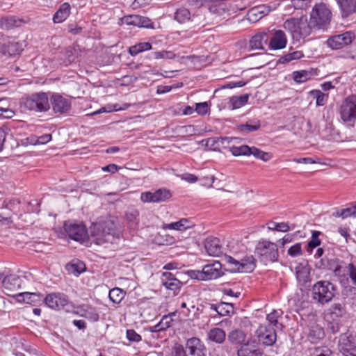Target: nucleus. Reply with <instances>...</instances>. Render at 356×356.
<instances>
[{
    "mask_svg": "<svg viewBox=\"0 0 356 356\" xmlns=\"http://www.w3.org/2000/svg\"><path fill=\"white\" fill-rule=\"evenodd\" d=\"M309 96L316 99L317 106L325 105L328 99V94L324 93L321 90H310Z\"/></svg>",
    "mask_w": 356,
    "mask_h": 356,
    "instance_id": "nucleus-41",
    "label": "nucleus"
},
{
    "mask_svg": "<svg viewBox=\"0 0 356 356\" xmlns=\"http://www.w3.org/2000/svg\"><path fill=\"white\" fill-rule=\"evenodd\" d=\"M50 104L56 114L61 115L67 113L71 108L70 99L58 94L53 95L51 96Z\"/></svg>",
    "mask_w": 356,
    "mask_h": 356,
    "instance_id": "nucleus-13",
    "label": "nucleus"
},
{
    "mask_svg": "<svg viewBox=\"0 0 356 356\" xmlns=\"http://www.w3.org/2000/svg\"><path fill=\"white\" fill-rule=\"evenodd\" d=\"M70 5L68 3H63L53 17L54 23H61L65 21L70 14Z\"/></svg>",
    "mask_w": 356,
    "mask_h": 356,
    "instance_id": "nucleus-29",
    "label": "nucleus"
},
{
    "mask_svg": "<svg viewBox=\"0 0 356 356\" xmlns=\"http://www.w3.org/2000/svg\"><path fill=\"white\" fill-rule=\"evenodd\" d=\"M245 333L239 329L232 330L228 334L227 339L233 344H243L245 341Z\"/></svg>",
    "mask_w": 356,
    "mask_h": 356,
    "instance_id": "nucleus-34",
    "label": "nucleus"
},
{
    "mask_svg": "<svg viewBox=\"0 0 356 356\" xmlns=\"http://www.w3.org/2000/svg\"><path fill=\"white\" fill-rule=\"evenodd\" d=\"M329 311L333 318H342L347 314L345 304L340 302L332 304Z\"/></svg>",
    "mask_w": 356,
    "mask_h": 356,
    "instance_id": "nucleus-36",
    "label": "nucleus"
},
{
    "mask_svg": "<svg viewBox=\"0 0 356 356\" xmlns=\"http://www.w3.org/2000/svg\"><path fill=\"white\" fill-rule=\"evenodd\" d=\"M204 248L210 256L219 257L222 253V247L218 238H207L204 242Z\"/></svg>",
    "mask_w": 356,
    "mask_h": 356,
    "instance_id": "nucleus-20",
    "label": "nucleus"
},
{
    "mask_svg": "<svg viewBox=\"0 0 356 356\" xmlns=\"http://www.w3.org/2000/svg\"><path fill=\"white\" fill-rule=\"evenodd\" d=\"M238 267H236V270L238 272H252L255 268V259L253 256L245 257L241 261Z\"/></svg>",
    "mask_w": 356,
    "mask_h": 356,
    "instance_id": "nucleus-30",
    "label": "nucleus"
},
{
    "mask_svg": "<svg viewBox=\"0 0 356 356\" xmlns=\"http://www.w3.org/2000/svg\"><path fill=\"white\" fill-rule=\"evenodd\" d=\"M288 254L291 257H297L302 254L301 243H298L292 245L288 250Z\"/></svg>",
    "mask_w": 356,
    "mask_h": 356,
    "instance_id": "nucleus-60",
    "label": "nucleus"
},
{
    "mask_svg": "<svg viewBox=\"0 0 356 356\" xmlns=\"http://www.w3.org/2000/svg\"><path fill=\"white\" fill-rule=\"evenodd\" d=\"M241 138L235 137H218V147L222 148H229L232 147L230 145L234 141H241Z\"/></svg>",
    "mask_w": 356,
    "mask_h": 356,
    "instance_id": "nucleus-52",
    "label": "nucleus"
},
{
    "mask_svg": "<svg viewBox=\"0 0 356 356\" xmlns=\"http://www.w3.org/2000/svg\"><path fill=\"white\" fill-rule=\"evenodd\" d=\"M327 267L334 273L335 276L340 277L344 275L347 266L345 265L343 261L334 258L327 260Z\"/></svg>",
    "mask_w": 356,
    "mask_h": 356,
    "instance_id": "nucleus-24",
    "label": "nucleus"
},
{
    "mask_svg": "<svg viewBox=\"0 0 356 356\" xmlns=\"http://www.w3.org/2000/svg\"><path fill=\"white\" fill-rule=\"evenodd\" d=\"M154 203L165 202L171 197V193L169 190L160 188L153 192Z\"/></svg>",
    "mask_w": 356,
    "mask_h": 356,
    "instance_id": "nucleus-42",
    "label": "nucleus"
},
{
    "mask_svg": "<svg viewBox=\"0 0 356 356\" xmlns=\"http://www.w3.org/2000/svg\"><path fill=\"white\" fill-rule=\"evenodd\" d=\"M66 269L70 273L78 275L81 273L83 272L85 269V264L81 261L70 263L66 265Z\"/></svg>",
    "mask_w": 356,
    "mask_h": 356,
    "instance_id": "nucleus-48",
    "label": "nucleus"
},
{
    "mask_svg": "<svg viewBox=\"0 0 356 356\" xmlns=\"http://www.w3.org/2000/svg\"><path fill=\"white\" fill-rule=\"evenodd\" d=\"M152 49L149 42H140L129 48V52L131 56H136L140 52Z\"/></svg>",
    "mask_w": 356,
    "mask_h": 356,
    "instance_id": "nucleus-43",
    "label": "nucleus"
},
{
    "mask_svg": "<svg viewBox=\"0 0 356 356\" xmlns=\"http://www.w3.org/2000/svg\"><path fill=\"white\" fill-rule=\"evenodd\" d=\"M303 56V54L302 51H296L292 53L288 54L284 56L281 58L282 63H289L293 60H298L301 58Z\"/></svg>",
    "mask_w": 356,
    "mask_h": 356,
    "instance_id": "nucleus-59",
    "label": "nucleus"
},
{
    "mask_svg": "<svg viewBox=\"0 0 356 356\" xmlns=\"http://www.w3.org/2000/svg\"><path fill=\"white\" fill-rule=\"evenodd\" d=\"M346 268L353 284L356 286V266L353 263H350L347 265Z\"/></svg>",
    "mask_w": 356,
    "mask_h": 356,
    "instance_id": "nucleus-64",
    "label": "nucleus"
},
{
    "mask_svg": "<svg viewBox=\"0 0 356 356\" xmlns=\"http://www.w3.org/2000/svg\"><path fill=\"white\" fill-rule=\"evenodd\" d=\"M269 12V9L265 6H261L252 8L250 10L249 15H254L256 17L261 18Z\"/></svg>",
    "mask_w": 356,
    "mask_h": 356,
    "instance_id": "nucleus-56",
    "label": "nucleus"
},
{
    "mask_svg": "<svg viewBox=\"0 0 356 356\" xmlns=\"http://www.w3.org/2000/svg\"><path fill=\"white\" fill-rule=\"evenodd\" d=\"M353 0H337L343 15L348 16L353 13Z\"/></svg>",
    "mask_w": 356,
    "mask_h": 356,
    "instance_id": "nucleus-46",
    "label": "nucleus"
},
{
    "mask_svg": "<svg viewBox=\"0 0 356 356\" xmlns=\"http://www.w3.org/2000/svg\"><path fill=\"white\" fill-rule=\"evenodd\" d=\"M296 274L297 280L302 285L310 281V268L307 265H298L296 268Z\"/></svg>",
    "mask_w": 356,
    "mask_h": 356,
    "instance_id": "nucleus-25",
    "label": "nucleus"
},
{
    "mask_svg": "<svg viewBox=\"0 0 356 356\" xmlns=\"http://www.w3.org/2000/svg\"><path fill=\"white\" fill-rule=\"evenodd\" d=\"M340 117L347 125L353 127L356 122V95H351L345 98L340 109Z\"/></svg>",
    "mask_w": 356,
    "mask_h": 356,
    "instance_id": "nucleus-7",
    "label": "nucleus"
},
{
    "mask_svg": "<svg viewBox=\"0 0 356 356\" xmlns=\"http://www.w3.org/2000/svg\"><path fill=\"white\" fill-rule=\"evenodd\" d=\"M248 95L245 94L238 97H232L229 99V106L232 109H237L243 106L248 101Z\"/></svg>",
    "mask_w": 356,
    "mask_h": 356,
    "instance_id": "nucleus-40",
    "label": "nucleus"
},
{
    "mask_svg": "<svg viewBox=\"0 0 356 356\" xmlns=\"http://www.w3.org/2000/svg\"><path fill=\"white\" fill-rule=\"evenodd\" d=\"M24 47V41L19 42L9 38H0V52L3 55H18L23 51Z\"/></svg>",
    "mask_w": 356,
    "mask_h": 356,
    "instance_id": "nucleus-11",
    "label": "nucleus"
},
{
    "mask_svg": "<svg viewBox=\"0 0 356 356\" xmlns=\"http://www.w3.org/2000/svg\"><path fill=\"white\" fill-rule=\"evenodd\" d=\"M332 19V12L323 3L316 4L310 13L309 23L318 29L326 30Z\"/></svg>",
    "mask_w": 356,
    "mask_h": 356,
    "instance_id": "nucleus-5",
    "label": "nucleus"
},
{
    "mask_svg": "<svg viewBox=\"0 0 356 356\" xmlns=\"http://www.w3.org/2000/svg\"><path fill=\"white\" fill-rule=\"evenodd\" d=\"M21 104L26 109L36 113H44L51 108L49 95L40 91L21 99Z\"/></svg>",
    "mask_w": 356,
    "mask_h": 356,
    "instance_id": "nucleus-4",
    "label": "nucleus"
},
{
    "mask_svg": "<svg viewBox=\"0 0 356 356\" xmlns=\"http://www.w3.org/2000/svg\"><path fill=\"white\" fill-rule=\"evenodd\" d=\"M123 20L128 25L143 28H149L152 24L151 20L148 17L137 15L126 16Z\"/></svg>",
    "mask_w": 356,
    "mask_h": 356,
    "instance_id": "nucleus-23",
    "label": "nucleus"
},
{
    "mask_svg": "<svg viewBox=\"0 0 356 356\" xmlns=\"http://www.w3.org/2000/svg\"><path fill=\"white\" fill-rule=\"evenodd\" d=\"M355 345L354 338L348 331L339 336L338 341V349L343 356L348 353L350 350L354 347Z\"/></svg>",
    "mask_w": 356,
    "mask_h": 356,
    "instance_id": "nucleus-19",
    "label": "nucleus"
},
{
    "mask_svg": "<svg viewBox=\"0 0 356 356\" xmlns=\"http://www.w3.org/2000/svg\"><path fill=\"white\" fill-rule=\"evenodd\" d=\"M139 211L136 209L129 208L125 213L126 221L131 229H136L139 223Z\"/></svg>",
    "mask_w": 356,
    "mask_h": 356,
    "instance_id": "nucleus-31",
    "label": "nucleus"
},
{
    "mask_svg": "<svg viewBox=\"0 0 356 356\" xmlns=\"http://www.w3.org/2000/svg\"><path fill=\"white\" fill-rule=\"evenodd\" d=\"M22 281L16 275H10L3 277L1 286L5 290V293L16 298V294H13L20 289Z\"/></svg>",
    "mask_w": 356,
    "mask_h": 356,
    "instance_id": "nucleus-15",
    "label": "nucleus"
},
{
    "mask_svg": "<svg viewBox=\"0 0 356 356\" xmlns=\"http://www.w3.org/2000/svg\"><path fill=\"white\" fill-rule=\"evenodd\" d=\"M45 304L50 308L60 309L68 304L67 296L61 293H52L47 295L44 298Z\"/></svg>",
    "mask_w": 356,
    "mask_h": 356,
    "instance_id": "nucleus-14",
    "label": "nucleus"
},
{
    "mask_svg": "<svg viewBox=\"0 0 356 356\" xmlns=\"http://www.w3.org/2000/svg\"><path fill=\"white\" fill-rule=\"evenodd\" d=\"M283 26L285 30L291 33L293 39L296 41L309 36L312 33V29L306 16H302L300 18L292 17L288 19L284 22Z\"/></svg>",
    "mask_w": 356,
    "mask_h": 356,
    "instance_id": "nucleus-3",
    "label": "nucleus"
},
{
    "mask_svg": "<svg viewBox=\"0 0 356 356\" xmlns=\"http://www.w3.org/2000/svg\"><path fill=\"white\" fill-rule=\"evenodd\" d=\"M312 72L308 70L296 71L293 73V78L297 83H303L310 79Z\"/></svg>",
    "mask_w": 356,
    "mask_h": 356,
    "instance_id": "nucleus-47",
    "label": "nucleus"
},
{
    "mask_svg": "<svg viewBox=\"0 0 356 356\" xmlns=\"http://www.w3.org/2000/svg\"><path fill=\"white\" fill-rule=\"evenodd\" d=\"M90 233L91 239L97 245L113 243L120 237L115 225L111 220L92 223L90 227Z\"/></svg>",
    "mask_w": 356,
    "mask_h": 356,
    "instance_id": "nucleus-1",
    "label": "nucleus"
},
{
    "mask_svg": "<svg viewBox=\"0 0 356 356\" xmlns=\"http://www.w3.org/2000/svg\"><path fill=\"white\" fill-rule=\"evenodd\" d=\"M238 356H263V352L257 347L255 340H249L241 345L237 351Z\"/></svg>",
    "mask_w": 356,
    "mask_h": 356,
    "instance_id": "nucleus-17",
    "label": "nucleus"
},
{
    "mask_svg": "<svg viewBox=\"0 0 356 356\" xmlns=\"http://www.w3.org/2000/svg\"><path fill=\"white\" fill-rule=\"evenodd\" d=\"M81 316L92 322L97 321L99 318L97 312L92 307H88L87 309H83Z\"/></svg>",
    "mask_w": 356,
    "mask_h": 356,
    "instance_id": "nucleus-51",
    "label": "nucleus"
},
{
    "mask_svg": "<svg viewBox=\"0 0 356 356\" xmlns=\"http://www.w3.org/2000/svg\"><path fill=\"white\" fill-rule=\"evenodd\" d=\"M16 300L19 302H26L27 304H35L42 300V296L37 293H19L16 294Z\"/></svg>",
    "mask_w": 356,
    "mask_h": 356,
    "instance_id": "nucleus-27",
    "label": "nucleus"
},
{
    "mask_svg": "<svg viewBox=\"0 0 356 356\" xmlns=\"http://www.w3.org/2000/svg\"><path fill=\"white\" fill-rule=\"evenodd\" d=\"M131 104L124 103L122 106H120L118 104H108L106 107L101 108L97 111L93 112L91 113L92 115H97L102 113L104 112H112V111H122L125 110L129 106H131Z\"/></svg>",
    "mask_w": 356,
    "mask_h": 356,
    "instance_id": "nucleus-37",
    "label": "nucleus"
},
{
    "mask_svg": "<svg viewBox=\"0 0 356 356\" xmlns=\"http://www.w3.org/2000/svg\"><path fill=\"white\" fill-rule=\"evenodd\" d=\"M110 300L115 304H119L124 298L125 292L120 288H113L109 291Z\"/></svg>",
    "mask_w": 356,
    "mask_h": 356,
    "instance_id": "nucleus-44",
    "label": "nucleus"
},
{
    "mask_svg": "<svg viewBox=\"0 0 356 356\" xmlns=\"http://www.w3.org/2000/svg\"><path fill=\"white\" fill-rule=\"evenodd\" d=\"M355 35L351 31H346L342 34L335 35L328 38L327 44L333 49H339L350 44L355 40Z\"/></svg>",
    "mask_w": 356,
    "mask_h": 356,
    "instance_id": "nucleus-12",
    "label": "nucleus"
},
{
    "mask_svg": "<svg viewBox=\"0 0 356 356\" xmlns=\"http://www.w3.org/2000/svg\"><path fill=\"white\" fill-rule=\"evenodd\" d=\"M186 350L188 356H205V347L197 337H192L186 341Z\"/></svg>",
    "mask_w": 356,
    "mask_h": 356,
    "instance_id": "nucleus-16",
    "label": "nucleus"
},
{
    "mask_svg": "<svg viewBox=\"0 0 356 356\" xmlns=\"http://www.w3.org/2000/svg\"><path fill=\"white\" fill-rule=\"evenodd\" d=\"M64 229L68 236L74 241L83 242L88 238L87 229L82 222L66 221L64 223Z\"/></svg>",
    "mask_w": 356,
    "mask_h": 356,
    "instance_id": "nucleus-9",
    "label": "nucleus"
},
{
    "mask_svg": "<svg viewBox=\"0 0 356 356\" xmlns=\"http://www.w3.org/2000/svg\"><path fill=\"white\" fill-rule=\"evenodd\" d=\"M188 227H190V225H188V220L186 218H182L177 222L165 224L163 226V228L165 229H176L179 231L185 230Z\"/></svg>",
    "mask_w": 356,
    "mask_h": 356,
    "instance_id": "nucleus-38",
    "label": "nucleus"
},
{
    "mask_svg": "<svg viewBox=\"0 0 356 356\" xmlns=\"http://www.w3.org/2000/svg\"><path fill=\"white\" fill-rule=\"evenodd\" d=\"M261 127L260 120L253 119L249 120L245 124L236 126V130L242 134H247L259 130Z\"/></svg>",
    "mask_w": 356,
    "mask_h": 356,
    "instance_id": "nucleus-26",
    "label": "nucleus"
},
{
    "mask_svg": "<svg viewBox=\"0 0 356 356\" xmlns=\"http://www.w3.org/2000/svg\"><path fill=\"white\" fill-rule=\"evenodd\" d=\"M234 306L233 304L229 302H221L219 303V309L218 314L221 316H225L233 313Z\"/></svg>",
    "mask_w": 356,
    "mask_h": 356,
    "instance_id": "nucleus-50",
    "label": "nucleus"
},
{
    "mask_svg": "<svg viewBox=\"0 0 356 356\" xmlns=\"http://www.w3.org/2000/svg\"><path fill=\"white\" fill-rule=\"evenodd\" d=\"M321 232L319 231H313L312 234V238L307 244V250H312L313 248L320 245L321 241L318 238V236L321 235Z\"/></svg>",
    "mask_w": 356,
    "mask_h": 356,
    "instance_id": "nucleus-54",
    "label": "nucleus"
},
{
    "mask_svg": "<svg viewBox=\"0 0 356 356\" xmlns=\"http://www.w3.org/2000/svg\"><path fill=\"white\" fill-rule=\"evenodd\" d=\"M336 291V286L330 282L318 281L312 287V299L315 304L324 306L332 300Z\"/></svg>",
    "mask_w": 356,
    "mask_h": 356,
    "instance_id": "nucleus-2",
    "label": "nucleus"
},
{
    "mask_svg": "<svg viewBox=\"0 0 356 356\" xmlns=\"http://www.w3.org/2000/svg\"><path fill=\"white\" fill-rule=\"evenodd\" d=\"M250 152V156L253 155L255 158L259 159L264 161H268L271 158V156L269 154V153L263 152L260 149H258L255 147H251Z\"/></svg>",
    "mask_w": 356,
    "mask_h": 356,
    "instance_id": "nucleus-49",
    "label": "nucleus"
},
{
    "mask_svg": "<svg viewBox=\"0 0 356 356\" xmlns=\"http://www.w3.org/2000/svg\"><path fill=\"white\" fill-rule=\"evenodd\" d=\"M341 215L342 218H346L348 217H356V204L353 207L342 209L341 211Z\"/></svg>",
    "mask_w": 356,
    "mask_h": 356,
    "instance_id": "nucleus-61",
    "label": "nucleus"
},
{
    "mask_svg": "<svg viewBox=\"0 0 356 356\" xmlns=\"http://www.w3.org/2000/svg\"><path fill=\"white\" fill-rule=\"evenodd\" d=\"M255 336L259 343L266 346H273L277 340L275 328L271 325H260L255 331Z\"/></svg>",
    "mask_w": 356,
    "mask_h": 356,
    "instance_id": "nucleus-10",
    "label": "nucleus"
},
{
    "mask_svg": "<svg viewBox=\"0 0 356 356\" xmlns=\"http://www.w3.org/2000/svg\"><path fill=\"white\" fill-rule=\"evenodd\" d=\"M78 52L75 47H67L65 53L63 54L62 57L60 58L61 61V64H63L65 66H67L74 62L76 58L77 57Z\"/></svg>",
    "mask_w": 356,
    "mask_h": 356,
    "instance_id": "nucleus-32",
    "label": "nucleus"
},
{
    "mask_svg": "<svg viewBox=\"0 0 356 356\" xmlns=\"http://www.w3.org/2000/svg\"><path fill=\"white\" fill-rule=\"evenodd\" d=\"M314 356H332V351L326 346L315 348Z\"/></svg>",
    "mask_w": 356,
    "mask_h": 356,
    "instance_id": "nucleus-62",
    "label": "nucleus"
},
{
    "mask_svg": "<svg viewBox=\"0 0 356 356\" xmlns=\"http://www.w3.org/2000/svg\"><path fill=\"white\" fill-rule=\"evenodd\" d=\"M308 336L314 342L324 337V330L320 325L314 324L310 327Z\"/></svg>",
    "mask_w": 356,
    "mask_h": 356,
    "instance_id": "nucleus-39",
    "label": "nucleus"
},
{
    "mask_svg": "<svg viewBox=\"0 0 356 356\" xmlns=\"http://www.w3.org/2000/svg\"><path fill=\"white\" fill-rule=\"evenodd\" d=\"M282 313V312L280 311L273 310L271 313L268 314L266 319L268 320V323L267 325H271L273 327L277 326L278 323L277 318L280 316Z\"/></svg>",
    "mask_w": 356,
    "mask_h": 356,
    "instance_id": "nucleus-58",
    "label": "nucleus"
},
{
    "mask_svg": "<svg viewBox=\"0 0 356 356\" xmlns=\"http://www.w3.org/2000/svg\"><path fill=\"white\" fill-rule=\"evenodd\" d=\"M226 338V334L223 330L219 327L211 329L208 332V339L216 343H222Z\"/></svg>",
    "mask_w": 356,
    "mask_h": 356,
    "instance_id": "nucleus-33",
    "label": "nucleus"
},
{
    "mask_svg": "<svg viewBox=\"0 0 356 356\" xmlns=\"http://www.w3.org/2000/svg\"><path fill=\"white\" fill-rule=\"evenodd\" d=\"M153 56L156 59H173L176 54L172 51H161L154 52Z\"/></svg>",
    "mask_w": 356,
    "mask_h": 356,
    "instance_id": "nucleus-57",
    "label": "nucleus"
},
{
    "mask_svg": "<svg viewBox=\"0 0 356 356\" xmlns=\"http://www.w3.org/2000/svg\"><path fill=\"white\" fill-rule=\"evenodd\" d=\"M254 253L265 264L277 261L279 256L277 245L266 240H261L257 243Z\"/></svg>",
    "mask_w": 356,
    "mask_h": 356,
    "instance_id": "nucleus-6",
    "label": "nucleus"
},
{
    "mask_svg": "<svg viewBox=\"0 0 356 356\" xmlns=\"http://www.w3.org/2000/svg\"><path fill=\"white\" fill-rule=\"evenodd\" d=\"M250 147H249L248 145H243L238 147L233 145H232V147H229V151L235 156H250Z\"/></svg>",
    "mask_w": 356,
    "mask_h": 356,
    "instance_id": "nucleus-45",
    "label": "nucleus"
},
{
    "mask_svg": "<svg viewBox=\"0 0 356 356\" xmlns=\"http://www.w3.org/2000/svg\"><path fill=\"white\" fill-rule=\"evenodd\" d=\"M248 83V81H245L243 80L231 81L222 84L218 89L224 90L233 89L234 88L236 87L241 88L245 86Z\"/></svg>",
    "mask_w": 356,
    "mask_h": 356,
    "instance_id": "nucleus-55",
    "label": "nucleus"
},
{
    "mask_svg": "<svg viewBox=\"0 0 356 356\" xmlns=\"http://www.w3.org/2000/svg\"><path fill=\"white\" fill-rule=\"evenodd\" d=\"M161 283L167 289L172 291L175 294L179 291L183 284L172 273L169 272L162 273Z\"/></svg>",
    "mask_w": 356,
    "mask_h": 356,
    "instance_id": "nucleus-18",
    "label": "nucleus"
},
{
    "mask_svg": "<svg viewBox=\"0 0 356 356\" xmlns=\"http://www.w3.org/2000/svg\"><path fill=\"white\" fill-rule=\"evenodd\" d=\"M268 228L270 230L282 232H286L290 229V227L286 222H275L273 221L268 223Z\"/></svg>",
    "mask_w": 356,
    "mask_h": 356,
    "instance_id": "nucleus-53",
    "label": "nucleus"
},
{
    "mask_svg": "<svg viewBox=\"0 0 356 356\" xmlns=\"http://www.w3.org/2000/svg\"><path fill=\"white\" fill-rule=\"evenodd\" d=\"M22 23L23 20L15 16L3 17L0 19V27L2 29L9 30L19 26Z\"/></svg>",
    "mask_w": 356,
    "mask_h": 356,
    "instance_id": "nucleus-28",
    "label": "nucleus"
},
{
    "mask_svg": "<svg viewBox=\"0 0 356 356\" xmlns=\"http://www.w3.org/2000/svg\"><path fill=\"white\" fill-rule=\"evenodd\" d=\"M222 274V265L219 261L205 265L202 270H191L189 273L191 278L202 281L218 278Z\"/></svg>",
    "mask_w": 356,
    "mask_h": 356,
    "instance_id": "nucleus-8",
    "label": "nucleus"
},
{
    "mask_svg": "<svg viewBox=\"0 0 356 356\" xmlns=\"http://www.w3.org/2000/svg\"><path fill=\"white\" fill-rule=\"evenodd\" d=\"M192 15L190 10L185 7H180L175 13L174 18L180 24L186 23L191 20Z\"/></svg>",
    "mask_w": 356,
    "mask_h": 356,
    "instance_id": "nucleus-35",
    "label": "nucleus"
},
{
    "mask_svg": "<svg viewBox=\"0 0 356 356\" xmlns=\"http://www.w3.org/2000/svg\"><path fill=\"white\" fill-rule=\"evenodd\" d=\"M269 47L272 49H284L286 44V37L284 32L282 30L276 31L273 35L269 36Z\"/></svg>",
    "mask_w": 356,
    "mask_h": 356,
    "instance_id": "nucleus-21",
    "label": "nucleus"
},
{
    "mask_svg": "<svg viewBox=\"0 0 356 356\" xmlns=\"http://www.w3.org/2000/svg\"><path fill=\"white\" fill-rule=\"evenodd\" d=\"M170 356H188L181 345L176 344L172 349Z\"/></svg>",
    "mask_w": 356,
    "mask_h": 356,
    "instance_id": "nucleus-63",
    "label": "nucleus"
},
{
    "mask_svg": "<svg viewBox=\"0 0 356 356\" xmlns=\"http://www.w3.org/2000/svg\"><path fill=\"white\" fill-rule=\"evenodd\" d=\"M269 40V34L261 32L255 34L249 41V47L251 50L264 49Z\"/></svg>",
    "mask_w": 356,
    "mask_h": 356,
    "instance_id": "nucleus-22",
    "label": "nucleus"
}]
</instances>
